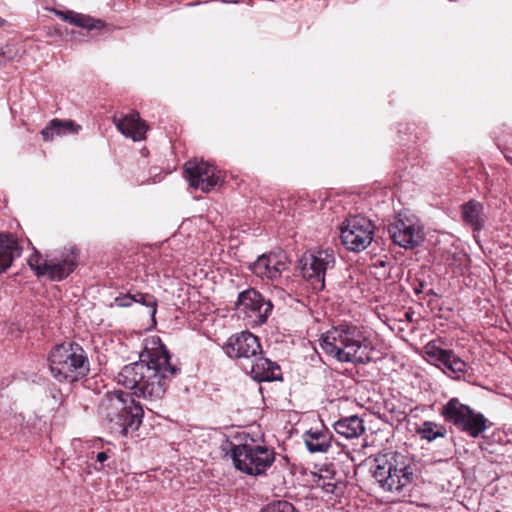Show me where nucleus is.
<instances>
[{
	"instance_id": "1",
	"label": "nucleus",
	"mask_w": 512,
	"mask_h": 512,
	"mask_svg": "<svg viewBox=\"0 0 512 512\" xmlns=\"http://www.w3.org/2000/svg\"><path fill=\"white\" fill-rule=\"evenodd\" d=\"M181 372L178 361L172 360L167 347L159 336L145 339L139 360L126 365L118 374V383L133 390L137 397L161 399L170 381Z\"/></svg>"
},
{
	"instance_id": "2",
	"label": "nucleus",
	"mask_w": 512,
	"mask_h": 512,
	"mask_svg": "<svg viewBox=\"0 0 512 512\" xmlns=\"http://www.w3.org/2000/svg\"><path fill=\"white\" fill-rule=\"evenodd\" d=\"M320 346L327 355L339 362L359 365L375 361L376 349L372 341L353 324L333 326L322 334Z\"/></svg>"
},
{
	"instance_id": "3",
	"label": "nucleus",
	"mask_w": 512,
	"mask_h": 512,
	"mask_svg": "<svg viewBox=\"0 0 512 512\" xmlns=\"http://www.w3.org/2000/svg\"><path fill=\"white\" fill-rule=\"evenodd\" d=\"M99 415L112 434L128 436L140 427L144 410L132 394L118 390L104 396L99 405Z\"/></svg>"
},
{
	"instance_id": "4",
	"label": "nucleus",
	"mask_w": 512,
	"mask_h": 512,
	"mask_svg": "<svg viewBox=\"0 0 512 512\" xmlns=\"http://www.w3.org/2000/svg\"><path fill=\"white\" fill-rule=\"evenodd\" d=\"M373 477L388 492H401L414 481L412 459L401 452L387 450L374 458Z\"/></svg>"
},
{
	"instance_id": "5",
	"label": "nucleus",
	"mask_w": 512,
	"mask_h": 512,
	"mask_svg": "<svg viewBox=\"0 0 512 512\" xmlns=\"http://www.w3.org/2000/svg\"><path fill=\"white\" fill-rule=\"evenodd\" d=\"M48 365L52 377L58 382L74 383L86 378L90 372L87 352L76 342L56 345L49 353Z\"/></svg>"
},
{
	"instance_id": "6",
	"label": "nucleus",
	"mask_w": 512,
	"mask_h": 512,
	"mask_svg": "<svg viewBox=\"0 0 512 512\" xmlns=\"http://www.w3.org/2000/svg\"><path fill=\"white\" fill-rule=\"evenodd\" d=\"M230 455L234 467L249 476H264L275 461V451L254 441L232 445Z\"/></svg>"
},
{
	"instance_id": "7",
	"label": "nucleus",
	"mask_w": 512,
	"mask_h": 512,
	"mask_svg": "<svg viewBox=\"0 0 512 512\" xmlns=\"http://www.w3.org/2000/svg\"><path fill=\"white\" fill-rule=\"evenodd\" d=\"M440 415L445 422L472 438L479 437L490 425L489 420L480 412L463 404L456 397L448 400L441 408Z\"/></svg>"
},
{
	"instance_id": "8",
	"label": "nucleus",
	"mask_w": 512,
	"mask_h": 512,
	"mask_svg": "<svg viewBox=\"0 0 512 512\" xmlns=\"http://www.w3.org/2000/svg\"><path fill=\"white\" fill-rule=\"evenodd\" d=\"M335 262L332 249L310 250L299 260L302 276L319 291L325 288L326 273L334 268Z\"/></svg>"
},
{
	"instance_id": "9",
	"label": "nucleus",
	"mask_w": 512,
	"mask_h": 512,
	"mask_svg": "<svg viewBox=\"0 0 512 512\" xmlns=\"http://www.w3.org/2000/svg\"><path fill=\"white\" fill-rule=\"evenodd\" d=\"M374 228V224L368 218L362 215L351 216L341 226L342 244L349 251H363L373 240Z\"/></svg>"
},
{
	"instance_id": "10",
	"label": "nucleus",
	"mask_w": 512,
	"mask_h": 512,
	"mask_svg": "<svg viewBox=\"0 0 512 512\" xmlns=\"http://www.w3.org/2000/svg\"><path fill=\"white\" fill-rule=\"evenodd\" d=\"M236 309L252 325H263L273 310V304L256 289L249 288L239 293Z\"/></svg>"
},
{
	"instance_id": "11",
	"label": "nucleus",
	"mask_w": 512,
	"mask_h": 512,
	"mask_svg": "<svg viewBox=\"0 0 512 512\" xmlns=\"http://www.w3.org/2000/svg\"><path fill=\"white\" fill-rule=\"evenodd\" d=\"M81 250L76 244L69 243L49 253V279L62 281L78 267Z\"/></svg>"
},
{
	"instance_id": "12",
	"label": "nucleus",
	"mask_w": 512,
	"mask_h": 512,
	"mask_svg": "<svg viewBox=\"0 0 512 512\" xmlns=\"http://www.w3.org/2000/svg\"><path fill=\"white\" fill-rule=\"evenodd\" d=\"M184 172L192 187L211 191L220 181L216 167L208 162L192 159L184 164Z\"/></svg>"
},
{
	"instance_id": "13",
	"label": "nucleus",
	"mask_w": 512,
	"mask_h": 512,
	"mask_svg": "<svg viewBox=\"0 0 512 512\" xmlns=\"http://www.w3.org/2000/svg\"><path fill=\"white\" fill-rule=\"evenodd\" d=\"M424 352L428 361L440 367L443 366L444 371L460 376L461 373L467 371V363L462 360L452 349H443L437 345L436 341H430L424 346Z\"/></svg>"
},
{
	"instance_id": "14",
	"label": "nucleus",
	"mask_w": 512,
	"mask_h": 512,
	"mask_svg": "<svg viewBox=\"0 0 512 512\" xmlns=\"http://www.w3.org/2000/svg\"><path fill=\"white\" fill-rule=\"evenodd\" d=\"M387 230L392 241L406 249L418 246L423 240L422 228L409 218L395 219Z\"/></svg>"
},
{
	"instance_id": "15",
	"label": "nucleus",
	"mask_w": 512,
	"mask_h": 512,
	"mask_svg": "<svg viewBox=\"0 0 512 512\" xmlns=\"http://www.w3.org/2000/svg\"><path fill=\"white\" fill-rule=\"evenodd\" d=\"M256 276L271 281L281 277L283 271L288 269L287 256L283 252H270L262 254L249 266Z\"/></svg>"
},
{
	"instance_id": "16",
	"label": "nucleus",
	"mask_w": 512,
	"mask_h": 512,
	"mask_svg": "<svg viewBox=\"0 0 512 512\" xmlns=\"http://www.w3.org/2000/svg\"><path fill=\"white\" fill-rule=\"evenodd\" d=\"M223 349L230 358L250 359L261 354V344L258 337L249 331L231 335Z\"/></svg>"
},
{
	"instance_id": "17",
	"label": "nucleus",
	"mask_w": 512,
	"mask_h": 512,
	"mask_svg": "<svg viewBox=\"0 0 512 512\" xmlns=\"http://www.w3.org/2000/svg\"><path fill=\"white\" fill-rule=\"evenodd\" d=\"M461 220L464 225L479 233L485 228L488 220L484 204L478 200L470 199L460 207Z\"/></svg>"
},
{
	"instance_id": "18",
	"label": "nucleus",
	"mask_w": 512,
	"mask_h": 512,
	"mask_svg": "<svg viewBox=\"0 0 512 512\" xmlns=\"http://www.w3.org/2000/svg\"><path fill=\"white\" fill-rule=\"evenodd\" d=\"M250 375L258 382L281 381L280 367L276 362L258 354L251 360Z\"/></svg>"
},
{
	"instance_id": "19",
	"label": "nucleus",
	"mask_w": 512,
	"mask_h": 512,
	"mask_svg": "<svg viewBox=\"0 0 512 512\" xmlns=\"http://www.w3.org/2000/svg\"><path fill=\"white\" fill-rule=\"evenodd\" d=\"M116 128L128 138L133 141H141L145 139L147 132V126L145 122L140 118L138 112H131L122 118L113 119Z\"/></svg>"
},
{
	"instance_id": "20",
	"label": "nucleus",
	"mask_w": 512,
	"mask_h": 512,
	"mask_svg": "<svg viewBox=\"0 0 512 512\" xmlns=\"http://www.w3.org/2000/svg\"><path fill=\"white\" fill-rule=\"evenodd\" d=\"M23 248L11 233H0V274L6 272L16 258L22 254Z\"/></svg>"
},
{
	"instance_id": "21",
	"label": "nucleus",
	"mask_w": 512,
	"mask_h": 512,
	"mask_svg": "<svg viewBox=\"0 0 512 512\" xmlns=\"http://www.w3.org/2000/svg\"><path fill=\"white\" fill-rule=\"evenodd\" d=\"M333 435L327 428L310 429L303 434V440L310 453H326L331 447Z\"/></svg>"
},
{
	"instance_id": "22",
	"label": "nucleus",
	"mask_w": 512,
	"mask_h": 512,
	"mask_svg": "<svg viewBox=\"0 0 512 512\" xmlns=\"http://www.w3.org/2000/svg\"><path fill=\"white\" fill-rule=\"evenodd\" d=\"M81 126L72 120H61L54 118L41 130L45 141H51L55 136L78 134Z\"/></svg>"
},
{
	"instance_id": "23",
	"label": "nucleus",
	"mask_w": 512,
	"mask_h": 512,
	"mask_svg": "<svg viewBox=\"0 0 512 512\" xmlns=\"http://www.w3.org/2000/svg\"><path fill=\"white\" fill-rule=\"evenodd\" d=\"M333 426L338 434L347 439L358 438L365 432L363 420L357 415L341 418Z\"/></svg>"
},
{
	"instance_id": "24",
	"label": "nucleus",
	"mask_w": 512,
	"mask_h": 512,
	"mask_svg": "<svg viewBox=\"0 0 512 512\" xmlns=\"http://www.w3.org/2000/svg\"><path fill=\"white\" fill-rule=\"evenodd\" d=\"M55 13L69 24L88 30H100L105 26V22L101 19H96L89 15L80 14L74 11H55Z\"/></svg>"
},
{
	"instance_id": "25",
	"label": "nucleus",
	"mask_w": 512,
	"mask_h": 512,
	"mask_svg": "<svg viewBox=\"0 0 512 512\" xmlns=\"http://www.w3.org/2000/svg\"><path fill=\"white\" fill-rule=\"evenodd\" d=\"M417 433L427 441L431 442L439 437H445L447 430L441 425L432 421L423 422L417 429Z\"/></svg>"
},
{
	"instance_id": "26",
	"label": "nucleus",
	"mask_w": 512,
	"mask_h": 512,
	"mask_svg": "<svg viewBox=\"0 0 512 512\" xmlns=\"http://www.w3.org/2000/svg\"><path fill=\"white\" fill-rule=\"evenodd\" d=\"M41 258V254L34 250V253L28 259V265L38 277H49V254L46 255V259L42 263Z\"/></svg>"
},
{
	"instance_id": "27",
	"label": "nucleus",
	"mask_w": 512,
	"mask_h": 512,
	"mask_svg": "<svg viewBox=\"0 0 512 512\" xmlns=\"http://www.w3.org/2000/svg\"><path fill=\"white\" fill-rule=\"evenodd\" d=\"M134 303H139L149 309V314L154 324H156L155 315L157 312V299L154 295L149 293L137 292L134 294Z\"/></svg>"
},
{
	"instance_id": "28",
	"label": "nucleus",
	"mask_w": 512,
	"mask_h": 512,
	"mask_svg": "<svg viewBox=\"0 0 512 512\" xmlns=\"http://www.w3.org/2000/svg\"><path fill=\"white\" fill-rule=\"evenodd\" d=\"M260 512H299L294 505L286 500H277L267 504Z\"/></svg>"
},
{
	"instance_id": "29",
	"label": "nucleus",
	"mask_w": 512,
	"mask_h": 512,
	"mask_svg": "<svg viewBox=\"0 0 512 512\" xmlns=\"http://www.w3.org/2000/svg\"><path fill=\"white\" fill-rule=\"evenodd\" d=\"M390 264H392V261H385V260H382V259H378L374 264H373V268L375 269V274L379 277V278H382L384 280L386 279H389L391 277L390 275V272H391V267H389V269H386L387 266H389Z\"/></svg>"
},
{
	"instance_id": "30",
	"label": "nucleus",
	"mask_w": 512,
	"mask_h": 512,
	"mask_svg": "<svg viewBox=\"0 0 512 512\" xmlns=\"http://www.w3.org/2000/svg\"><path fill=\"white\" fill-rule=\"evenodd\" d=\"M134 294L126 293L120 294L114 299V304L117 307L127 308L130 307L134 303Z\"/></svg>"
},
{
	"instance_id": "31",
	"label": "nucleus",
	"mask_w": 512,
	"mask_h": 512,
	"mask_svg": "<svg viewBox=\"0 0 512 512\" xmlns=\"http://www.w3.org/2000/svg\"><path fill=\"white\" fill-rule=\"evenodd\" d=\"M9 48H0V66H3L6 64V62L11 58L8 56Z\"/></svg>"
},
{
	"instance_id": "32",
	"label": "nucleus",
	"mask_w": 512,
	"mask_h": 512,
	"mask_svg": "<svg viewBox=\"0 0 512 512\" xmlns=\"http://www.w3.org/2000/svg\"><path fill=\"white\" fill-rule=\"evenodd\" d=\"M108 459L106 451H101L96 454V461L103 464Z\"/></svg>"
},
{
	"instance_id": "33",
	"label": "nucleus",
	"mask_w": 512,
	"mask_h": 512,
	"mask_svg": "<svg viewBox=\"0 0 512 512\" xmlns=\"http://www.w3.org/2000/svg\"><path fill=\"white\" fill-rule=\"evenodd\" d=\"M422 289H423V283H420V284H419V287H415V288H414V292H415L416 294H420V293H422Z\"/></svg>"
},
{
	"instance_id": "34",
	"label": "nucleus",
	"mask_w": 512,
	"mask_h": 512,
	"mask_svg": "<svg viewBox=\"0 0 512 512\" xmlns=\"http://www.w3.org/2000/svg\"><path fill=\"white\" fill-rule=\"evenodd\" d=\"M6 23V20L0 17V27L4 26Z\"/></svg>"
},
{
	"instance_id": "35",
	"label": "nucleus",
	"mask_w": 512,
	"mask_h": 512,
	"mask_svg": "<svg viewBox=\"0 0 512 512\" xmlns=\"http://www.w3.org/2000/svg\"><path fill=\"white\" fill-rule=\"evenodd\" d=\"M427 295H436V293H435L432 289H430V290L427 292Z\"/></svg>"
}]
</instances>
